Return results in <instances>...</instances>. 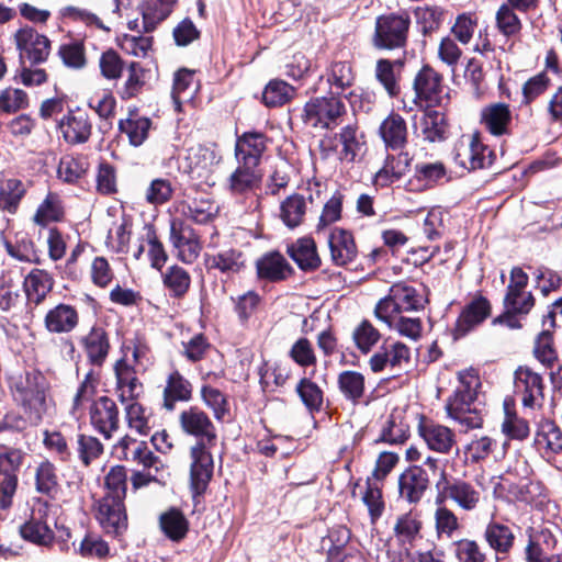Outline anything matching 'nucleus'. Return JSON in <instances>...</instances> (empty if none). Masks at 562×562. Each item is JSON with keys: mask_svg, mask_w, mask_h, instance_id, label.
<instances>
[{"mask_svg": "<svg viewBox=\"0 0 562 562\" xmlns=\"http://www.w3.org/2000/svg\"><path fill=\"white\" fill-rule=\"evenodd\" d=\"M125 417L131 429L135 430L140 436H147L149 434V415L139 403H127L125 406Z\"/></svg>", "mask_w": 562, "mask_h": 562, "instance_id": "obj_64", "label": "nucleus"}, {"mask_svg": "<svg viewBox=\"0 0 562 562\" xmlns=\"http://www.w3.org/2000/svg\"><path fill=\"white\" fill-rule=\"evenodd\" d=\"M515 387L518 393H521L525 407H533L543 397L542 378L528 367H519L516 370Z\"/></svg>", "mask_w": 562, "mask_h": 562, "instance_id": "obj_25", "label": "nucleus"}, {"mask_svg": "<svg viewBox=\"0 0 562 562\" xmlns=\"http://www.w3.org/2000/svg\"><path fill=\"white\" fill-rule=\"evenodd\" d=\"M64 216L65 206L61 196L56 192H48L37 206L33 222L45 227L50 223L63 221Z\"/></svg>", "mask_w": 562, "mask_h": 562, "instance_id": "obj_44", "label": "nucleus"}, {"mask_svg": "<svg viewBox=\"0 0 562 562\" xmlns=\"http://www.w3.org/2000/svg\"><path fill=\"white\" fill-rule=\"evenodd\" d=\"M131 238L128 221L124 217L113 223L106 236V247L117 254L126 252Z\"/></svg>", "mask_w": 562, "mask_h": 562, "instance_id": "obj_60", "label": "nucleus"}, {"mask_svg": "<svg viewBox=\"0 0 562 562\" xmlns=\"http://www.w3.org/2000/svg\"><path fill=\"white\" fill-rule=\"evenodd\" d=\"M112 454L119 460L134 462L144 469L153 467L157 469L158 457L149 449L147 442L138 441L127 435L113 446Z\"/></svg>", "mask_w": 562, "mask_h": 562, "instance_id": "obj_17", "label": "nucleus"}, {"mask_svg": "<svg viewBox=\"0 0 562 562\" xmlns=\"http://www.w3.org/2000/svg\"><path fill=\"white\" fill-rule=\"evenodd\" d=\"M181 213L198 224H206L218 213V205L209 198L194 199L191 203H181Z\"/></svg>", "mask_w": 562, "mask_h": 562, "instance_id": "obj_52", "label": "nucleus"}, {"mask_svg": "<svg viewBox=\"0 0 562 562\" xmlns=\"http://www.w3.org/2000/svg\"><path fill=\"white\" fill-rule=\"evenodd\" d=\"M116 376V394L122 403H132L143 393V384L136 376V371L125 356L116 361L115 367Z\"/></svg>", "mask_w": 562, "mask_h": 562, "instance_id": "obj_21", "label": "nucleus"}, {"mask_svg": "<svg viewBox=\"0 0 562 562\" xmlns=\"http://www.w3.org/2000/svg\"><path fill=\"white\" fill-rule=\"evenodd\" d=\"M411 362V350L403 342L385 341L369 359L372 372L379 373L387 367L392 369H405Z\"/></svg>", "mask_w": 562, "mask_h": 562, "instance_id": "obj_16", "label": "nucleus"}, {"mask_svg": "<svg viewBox=\"0 0 562 562\" xmlns=\"http://www.w3.org/2000/svg\"><path fill=\"white\" fill-rule=\"evenodd\" d=\"M90 424L105 439H111L120 426V413L115 402L101 396L89 408Z\"/></svg>", "mask_w": 562, "mask_h": 562, "instance_id": "obj_13", "label": "nucleus"}, {"mask_svg": "<svg viewBox=\"0 0 562 562\" xmlns=\"http://www.w3.org/2000/svg\"><path fill=\"white\" fill-rule=\"evenodd\" d=\"M528 284L527 273L519 267L510 271V281L504 299L507 313L528 314L535 304L531 292L526 291Z\"/></svg>", "mask_w": 562, "mask_h": 562, "instance_id": "obj_11", "label": "nucleus"}, {"mask_svg": "<svg viewBox=\"0 0 562 562\" xmlns=\"http://www.w3.org/2000/svg\"><path fill=\"white\" fill-rule=\"evenodd\" d=\"M3 247L8 256L16 261L40 263L35 244L26 233H18L12 238H4Z\"/></svg>", "mask_w": 562, "mask_h": 562, "instance_id": "obj_40", "label": "nucleus"}, {"mask_svg": "<svg viewBox=\"0 0 562 562\" xmlns=\"http://www.w3.org/2000/svg\"><path fill=\"white\" fill-rule=\"evenodd\" d=\"M64 139L71 145L86 143L92 131L89 116L81 110L69 111L58 123Z\"/></svg>", "mask_w": 562, "mask_h": 562, "instance_id": "obj_23", "label": "nucleus"}, {"mask_svg": "<svg viewBox=\"0 0 562 562\" xmlns=\"http://www.w3.org/2000/svg\"><path fill=\"white\" fill-rule=\"evenodd\" d=\"M335 139L337 144L334 150L337 151L339 160L347 164L356 160L364 144L362 135L358 133V127L352 124L344 126Z\"/></svg>", "mask_w": 562, "mask_h": 562, "instance_id": "obj_36", "label": "nucleus"}, {"mask_svg": "<svg viewBox=\"0 0 562 562\" xmlns=\"http://www.w3.org/2000/svg\"><path fill=\"white\" fill-rule=\"evenodd\" d=\"M480 122L493 136H507L512 134L513 113L506 103H490L481 110Z\"/></svg>", "mask_w": 562, "mask_h": 562, "instance_id": "obj_22", "label": "nucleus"}, {"mask_svg": "<svg viewBox=\"0 0 562 562\" xmlns=\"http://www.w3.org/2000/svg\"><path fill=\"white\" fill-rule=\"evenodd\" d=\"M483 539L494 552L507 554L513 549L516 537L508 525L491 519L484 527Z\"/></svg>", "mask_w": 562, "mask_h": 562, "instance_id": "obj_35", "label": "nucleus"}, {"mask_svg": "<svg viewBox=\"0 0 562 562\" xmlns=\"http://www.w3.org/2000/svg\"><path fill=\"white\" fill-rule=\"evenodd\" d=\"M424 304V296L414 286L397 282L390 288L389 294L378 302L374 313L380 321L392 326L393 315L418 311Z\"/></svg>", "mask_w": 562, "mask_h": 562, "instance_id": "obj_2", "label": "nucleus"}, {"mask_svg": "<svg viewBox=\"0 0 562 562\" xmlns=\"http://www.w3.org/2000/svg\"><path fill=\"white\" fill-rule=\"evenodd\" d=\"M27 457L21 449L8 445H0V509L8 510L19 486V473Z\"/></svg>", "mask_w": 562, "mask_h": 562, "instance_id": "obj_3", "label": "nucleus"}, {"mask_svg": "<svg viewBox=\"0 0 562 562\" xmlns=\"http://www.w3.org/2000/svg\"><path fill=\"white\" fill-rule=\"evenodd\" d=\"M159 526L164 535L171 541H181L189 531V521L177 508H170L159 517Z\"/></svg>", "mask_w": 562, "mask_h": 562, "instance_id": "obj_49", "label": "nucleus"}, {"mask_svg": "<svg viewBox=\"0 0 562 562\" xmlns=\"http://www.w3.org/2000/svg\"><path fill=\"white\" fill-rule=\"evenodd\" d=\"M11 390L14 401L31 419L32 426H37L50 413L53 400L48 395L45 379L40 373L19 375Z\"/></svg>", "mask_w": 562, "mask_h": 562, "instance_id": "obj_1", "label": "nucleus"}, {"mask_svg": "<svg viewBox=\"0 0 562 562\" xmlns=\"http://www.w3.org/2000/svg\"><path fill=\"white\" fill-rule=\"evenodd\" d=\"M151 128V121L139 115L137 111H131L126 119L119 121V130L128 138V143L138 147L145 143Z\"/></svg>", "mask_w": 562, "mask_h": 562, "instance_id": "obj_41", "label": "nucleus"}, {"mask_svg": "<svg viewBox=\"0 0 562 562\" xmlns=\"http://www.w3.org/2000/svg\"><path fill=\"white\" fill-rule=\"evenodd\" d=\"M20 292L13 279L2 273L0 277V311L14 312L20 304Z\"/></svg>", "mask_w": 562, "mask_h": 562, "instance_id": "obj_62", "label": "nucleus"}, {"mask_svg": "<svg viewBox=\"0 0 562 562\" xmlns=\"http://www.w3.org/2000/svg\"><path fill=\"white\" fill-rule=\"evenodd\" d=\"M533 445L543 458L553 459L562 453V429L550 419L541 420L535 434Z\"/></svg>", "mask_w": 562, "mask_h": 562, "instance_id": "obj_24", "label": "nucleus"}, {"mask_svg": "<svg viewBox=\"0 0 562 562\" xmlns=\"http://www.w3.org/2000/svg\"><path fill=\"white\" fill-rule=\"evenodd\" d=\"M257 273L259 278L269 281H279L286 277L290 270L285 258L277 251L268 252L257 261Z\"/></svg>", "mask_w": 562, "mask_h": 562, "instance_id": "obj_48", "label": "nucleus"}, {"mask_svg": "<svg viewBox=\"0 0 562 562\" xmlns=\"http://www.w3.org/2000/svg\"><path fill=\"white\" fill-rule=\"evenodd\" d=\"M97 519L106 533L124 532L127 528L124 498L103 496L98 503Z\"/></svg>", "mask_w": 562, "mask_h": 562, "instance_id": "obj_15", "label": "nucleus"}, {"mask_svg": "<svg viewBox=\"0 0 562 562\" xmlns=\"http://www.w3.org/2000/svg\"><path fill=\"white\" fill-rule=\"evenodd\" d=\"M82 345L89 361L94 366H102L110 350L105 330L102 327H92L82 338Z\"/></svg>", "mask_w": 562, "mask_h": 562, "instance_id": "obj_42", "label": "nucleus"}, {"mask_svg": "<svg viewBox=\"0 0 562 562\" xmlns=\"http://www.w3.org/2000/svg\"><path fill=\"white\" fill-rule=\"evenodd\" d=\"M268 147V137L257 131L245 132L236 139L235 157L237 164L259 168Z\"/></svg>", "mask_w": 562, "mask_h": 562, "instance_id": "obj_19", "label": "nucleus"}, {"mask_svg": "<svg viewBox=\"0 0 562 562\" xmlns=\"http://www.w3.org/2000/svg\"><path fill=\"white\" fill-rule=\"evenodd\" d=\"M328 246L331 261L336 266H346L352 262L358 254L353 236L342 228H335L328 236Z\"/></svg>", "mask_w": 562, "mask_h": 562, "instance_id": "obj_29", "label": "nucleus"}, {"mask_svg": "<svg viewBox=\"0 0 562 562\" xmlns=\"http://www.w3.org/2000/svg\"><path fill=\"white\" fill-rule=\"evenodd\" d=\"M502 432L512 440H524L530 434L528 422L516 414L512 401L507 398L504 401Z\"/></svg>", "mask_w": 562, "mask_h": 562, "instance_id": "obj_50", "label": "nucleus"}, {"mask_svg": "<svg viewBox=\"0 0 562 562\" xmlns=\"http://www.w3.org/2000/svg\"><path fill=\"white\" fill-rule=\"evenodd\" d=\"M205 263L209 269H217L223 273H237L245 266V258L241 251L227 248L217 254L206 255Z\"/></svg>", "mask_w": 562, "mask_h": 562, "instance_id": "obj_46", "label": "nucleus"}, {"mask_svg": "<svg viewBox=\"0 0 562 562\" xmlns=\"http://www.w3.org/2000/svg\"><path fill=\"white\" fill-rule=\"evenodd\" d=\"M192 397V384L179 371L170 372L162 392V406L172 411L177 402H188Z\"/></svg>", "mask_w": 562, "mask_h": 562, "instance_id": "obj_37", "label": "nucleus"}, {"mask_svg": "<svg viewBox=\"0 0 562 562\" xmlns=\"http://www.w3.org/2000/svg\"><path fill=\"white\" fill-rule=\"evenodd\" d=\"M345 113V104L338 97H317L305 104L303 121L315 128L331 130L340 124Z\"/></svg>", "mask_w": 562, "mask_h": 562, "instance_id": "obj_5", "label": "nucleus"}, {"mask_svg": "<svg viewBox=\"0 0 562 562\" xmlns=\"http://www.w3.org/2000/svg\"><path fill=\"white\" fill-rule=\"evenodd\" d=\"M186 160L192 173L203 177L220 162L221 156L214 146L198 144L187 149Z\"/></svg>", "mask_w": 562, "mask_h": 562, "instance_id": "obj_38", "label": "nucleus"}, {"mask_svg": "<svg viewBox=\"0 0 562 562\" xmlns=\"http://www.w3.org/2000/svg\"><path fill=\"white\" fill-rule=\"evenodd\" d=\"M79 324V313L70 304L59 303L49 308L44 316V327L49 334H69Z\"/></svg>", "mask_w": 562, "mask_h": 562, "instance_id": "obj_26", "label": "nucleus"}, {"mask_svg": "<svg viewBox=\"0 0 562 562\" xmlns=\"http://www.w3.org/2000/svg\"><path fill=\"white\" fill-rule=\"evenodd\" d=\"M215 446L194 443L190 448V484L195 495L206 490L214 470L212 449Z\"/></svg>", "mask_w": 562, "mask_h": 562, "instance_id": "obj_8", "label": "nucleus"}, {"mask_svg": "<svg viewBox=\"0 0 562 562\" xmlns=\"http://www.w3.org/2000/svg\"><path fill=\"white\" fill-rule=\"evenodd\" d=\"M445 499L452 501L459 508L472 512L481 502V493L468 481L461 479L448 480L436 496V504Z\"/></svg>", "mask_w": 562, "mask_h": 562, "instance_id": "obj_12", "label": "nucleus"}, {"mask_svg": "<svg viewBox=\"0 0 562 562\" xmlns=\"http://www.w3.org/2000/svg\"><path fill=\"white\" fill-rule=\"evenodd\" d=\"M515 8L507 3H503L495 14L496 27L501 34L512 37L521 31L522 24L515 12Z\"/></svg>", "mask_w": 562, "mask_h": 562, "instance_id": "obj_57", "label": "nucleus"}, {"mask_svg": "<svg viewBox=\"0 0 562 562\" xmlns=\"http://www.w3.org/2000/svg\"><path fill=\"white\" fill-rule=\"evenodd\" d=\"M409 16L403 14L381 15L376 19L375 31L372 38L374 47L379 49H396L404 47L407 41Z\"/></svg>", "mask_w": 562, "mask_h": 562, "instance_id": "obj_6", "label": "nucleus"}, {"mask_svg": "<svg viewBox=\"0 0 562 562\" xmlns=\"http://www.w3.org/2000/svg\"><path fill=\"white\" fill-rule=\"evenodd\" d=\"M26 193L25 183L18 178H9L0 183V211L14 214Z\"/></svg>", "mask_w": 562, "mask_h": 562, "instance_id": "obj_47", "label": "nucleus"}, {"mask_svg": "<svg viewBox=\"0 0 562 562\" xmlns=\"http://www.w3.org/2000/svg\"><path fill=\"white\" fill-rule=\"evenodd\" d=\"M179 423L182 431L196 439L195 443L215 446L216 428L209 415L199 407L191 406L180 413Z\"/></svg>", "mask_w": 562, "mask_h": 562, "instance_id": "obj_9", "label": "nucleus"}, {"mask_svg": "<svg viewBox=\"0 0 562 562\" xmlns=\"http://www.w3.org/2000/svg\"><path fill=\"white\" fill-rule=\"evenodd\" d=\"M353 79L351 66L346 61L333 63L327 74V80L336 89L337 94L349 88Z\"/></svg>", "mask_w": 562, "mask_h": 562, "instance_id": "obj_63", "label": "nucleus"}, {"mask_svg": "<svg viewBox=\"0 0 562 562\" xmlns=\"http://www.w3.org/2000/svg\"><path fill=\"white\" fill-rule=\"evenodd\" d=\"M55 514L56 507L54 505L41 498L35 499L30 518L20 527L21 537L37 546H50L55 538L50 528Z\"/></svg>", "mask_w": 562, "mask_h": 562, "instance_id": "obj_4", "label": "nucleus"}, {"mask_svg": "<svg viewBox=\"0 0 562 562\" xmlns=\"http://www.w3.org/2000/svg\"><path fill=\"white\" fill-rule=\"evenodd\" d=\"M397 484L400 497L409 504H417L427 492L430 481L423 469L411 465L400 474Z\"/></svg>", "mask_w": 562, "mask_h": 562, "instance_id": "obj_20", "label": "nucleus"}, {"mask_svg": "<svg viewBox=\"0 0 562 562\" xmlns=\"http://www.w3.org/2000/svg\"><path fill=\"white\" fill-rule=\"evenodd\" d=\"M90 167L83 155H64L57 166V177L65 183H77L86 176Z\"/></svg>", "mask_w": 562, "mask_h": 562, "instance_id": "obj_45", "label": "nucleus"}, {"mask_svg": "<svg viewBox=\"0 0 562 562\" xmlns=\"http://www.w3.org/2000/svg\"><path fill=\"white\" fill-rule=\"evenodd\" d=\"M490 313V302L483 296L475 297L458 317L454 328L456 337L467 335L472 328L481 324Z\"/></svg>", "mask_w": 562, "mask_h": 562, "instance_id": "obj_33", "label": "nucleus"}, {"mask_svg": "<svg viewBox=\"0 0 562 562\" xmlns=\"http://www.w3.org/2000/svg\"><path fill=\"white\" fill-rule=\"evenodd\" d=\"M162 282L171 296L182 297L190 288L191 277L186 269L175 265L166 270Z\"/></svg>", "mask_w": 562, "mask_h": 562, "instance_id": "obj_54", "label": "nucleus"}, {"mask_svg": "<svg viewBox=\"0 0 562 562\" xmlns=\"http://www.w3.org/2000/svg\"><path fill=\"white\" fill-rule=\"evenodd\" d=\"M493 153L482 143L479 134L463 138L454 156L456 162L467 170H477L492 165Z\"/></svg>", "mask_w": 562, "mask_h": 562, "instance_id": "obj_10", "label": "nucleus"}, {"mask_svg": "<svg viewBox=\"0 0 562 562\" xmlns=\"http://www.w3.org/2000/svg\"><path fill=\"white\" fill-rule=\"evenodd\" d=\"M14 41L21 58H26L33 64L44 63L50 52L49 40L32 27L25 26L18 30Z\"/></svg>", "mask_w": 562, "mask_h": 562, "instance_id": "obj_14", "label": "nucleus"}, {"mask_svg": "<svg viewBox=\"0 0 562 562\" xmlns=\"http://www.w3.org/2000/svg\"><path fill=\"white\" fill-rule=\"evenodd\" d=\"M480 386L481 381L475 370L470 369L459 372L458 385L453 394L447 400L446 407L460 411V406L472 405L477 397Z\"/></svg>", "mask_w": 562, "mask_h": 562, "instance_id": "obj_27", "label": "nucleus"}, {"mask_svg": "<svg viewBox=\"0 0 562 562\" xmlns=\"http://www.w3.org/2000/svg\"><path fill=\"white\" fill-rule=\"evenodd\" d=\"M418 431L427 447L435 452L447 454L456 446L454 431L445 425L423 422L418 426Z\"/></svg>", "mask_w": 562, "mask_h": 562, "instance_id": "obj_28", "label": "nucleus"}, {"mask_svg": "<svg viewBox=\"0 0 562 562\" xmlns=\"http://www.w3.org/2000/svg\"><path fill=\"white\" fill-rule=\"evenodd\" d=\"M295 94V89L283 80H271L265 88L262 101L267 106H281Z\"/></svg>", "mask_w": 562, "mask_h": 562, "instance_id": "obj_55", "label": "nucleus"}, {"mask_svg": "<svg viewBox=\"0 0 562 562\" xmlns=\"http://www.w3.org/2000/svg\"><path fill=\"white\" fill-rule=\"evenodd\" d=\"M338 387L347 401L358 404L366 390L364 375L353 370L342 371L338 375Z\"/></svg>", "mask_w": 562, "mask_h": 562, "instance_id": "obj_53", "label": "nucleus"}, {"mask_svg": "<svg viewBox=\"0 0 562 562\" xmlns=\"http://www.w3.org/2000/svg\"><path fill=\"white\" fill-rule=\"evenodd\" d=\"M260 168L238 164L237 168L227 179V189L234 195H243L254 192L262 181Z\"/></svg>", "mask_w": 562, "mask_h": 562, "instance_id": "obj_31", "label": "nucleus"}, {"mask_svg": "<svg viewBox=\"0 0 562 562\" xmlns=\"http://www.w3.org/2000/svg\"><path fill=\"white\" fill-rule=\"evenodd\" d=\"M34 477L37 493L50 496L57 491L58 476L56 468L50 461L44 460L40 462L35 469Z\"/></svg>", "mask_w": 562, "mask_h": 562, "instance_id": "obj_56", "label": "nucleus"}, {"mask_svg": "<svg viewBox=\"0 0 562 562\" xmlns=\"http://www.w3.org/2000/svg\"><path fill=\"white\" fill-rule=\"evenodd\" d=\"M175 188L170 180L166 178L153 179L145 191V200L154 206L164 205L169 202L173 195Z\"/></svg>", "mask_w": 562, "mask_h": 562, "instance_id": "obj_59", "label": "nucleus"}, {"mask_svg": "<svg viewBox=\"0 0 562 562\" xmlns=\"http://www.w3.org/2000/svg\"><path fill=\"white\" fill-rule=\"evenodd\" d=\"M170 241L178 250L181 261L191 263L199 257L201 250L199 238L191 226L183 221L173 218L170 222Z\"/></svg>", "mask_w": 562, "mask_h": 562, "instance_id": "obj_18", "label": "nucleus"}, {"mask_svg": "<svg viewBox=\"0 0 562 562\" xmlns=\"http://www.w3.org/2000/svg\"><path fill=\"white\" fill-rule=\"evenodd\" d=\"M289 256L302 270H314L321 265L315 241L310 237H303L288 246Z\"/></svg>", "mask_w": 562, "mask_h": 562, "instance_id": "obj_43", "label": "nucleus"}, {"mask_svg": "<svg viewBox=\"0 0 562 562\" xmlns=\"http://www.w3.org/2000/svg\"><path fill=\"white\" fill-rule=\"evenodd\" d=\"M420 133L425 140L430 143L440 142L446 138L447 122L446 116L438 110H428L423 115L420 123Z\"/></svg>", "mask_w": 562, "mask_h": 562, "instance_id": "obj_51", "label": "nucleus"}, {"mask_svg": "<svg viewBox=\"0 0 562 562\" xmlns=\"http://www.w3.org/2000/svg\"><path fill=\"white\" fill-rule=\"evenodd\" d=\"M415 102L427 108L441 105L448 97L442 83V76L426 65L414 79Z\"/></svg>", "mask_w": 562, "mask_h": 562, "instance_id": "obj_7", "label": "nucleus"}, {"mask_svg": "<svg viewBox=\"0 0 562 562\" xmlns=\"http://www.w3.org/2000/svg\"><path fill=\"white\" fill-rule=\"evenodd\" d=\"M411 162L412 157L406 151L389 155L383 167L375 173V183L381 187H387L400 180L408 171Z\"/></svg>", "mask_w": 562, "mask_h": 562, "instance_id": "obj_39", "label": "nucleus"}, {"mask_svg": "<svg viewBox=\"0 0 562 562\" xmlns=\"http://www.w3.org/2000/svg\"><path fill=\"white\" fill-rule=\"evenodd\" d=\"M362 502L368 508L371 521L375 522L382 516L385 507L381 484L368 479Z\"/></svg>", "mask_w": 562, "mask_h": 562, "instance_id": "obj_58", "label": "nucleus"}, {"mask_svg": "<svg viewBox=\"0 0 562 562\" xmlns=\"http://www.w3.org/2000/svg\"><path fill=\"white\" fill-rule=\"evenodd\" d=\"M54 278L44 269H32L24 278L23 288L27 301L40 305L53 290Z\"/></svg>", "mask_w": 562, "mask_h": 562, "instance_id": "obj_34", "label": "nucleus"}, {"mask_svg": "<svg viewBox=\"0 0 562 562\" xmlns=\"http://www.w3.org/2000/svg\"><path fill=\"white\" fill-rule=\"evenodd\" d=\"M448 213L441 207H432L424 220L423 231L429 240L441 238L447 229Z\"/></svg>", "mask_w": 562, "mask_h": 562, "instance_id": "obj_61", "label": "nucleus"}, {"mask_svg": "<svg viewBox=\"0 0 562 562\" xmlns=\"http://www.w3.org/2000/svg\"><path fill=\"white\" fill-rule=\"evenodd\" d=\"M379 135L386 148L393 150L405 147L408 138L406 121L402 115L391 112L380 124Z\"/></svg>", "mask_w": 562, "mask_h": 562, "instance_id": "obj_30", "label": "nucleus"}, {"mask_svg": "<svg viewBox=\"0 0 562 562\" xmlns=\"http://www.w3.org/2000/svg\"><path fill=\"white\" fill-rule=\"evenodd\" d=\"M308 203H313L312 195L305 198L300 193L290 194L280 203V220L290 229L299 227L305 220Z\"/></svg>", "mask_w": 562, "mask_h": 562, "instance_id": "obj_32", "label": "nucleus"}]
</instances>
